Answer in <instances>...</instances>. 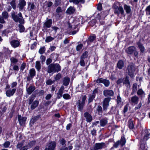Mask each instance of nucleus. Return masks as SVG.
Listing matches in <instances>:
<instances>
[{"mask_svg":"<svg viewBox=\"0 0 150 150\" xmlns=\"http://www.w3.org/2000/svg\"><path fill=\"white\" fill-rule=\"evenodd\" d=\"M24 142L23 140L21 142H18L16 146L17 148L20 149V150H27L34 145L36 143L35 141H33L29 143L27 145L23 146Z\"/></svg>","mask_w":150,"mask_h":150,"instance_id":"f257e3e1","label":"nucleus"},{"mask_svg":"<svg viewBox=\"0 0 150 150\" xmlns=\"http://www.w3.org/2000/svg\"><path fill=\"white\" fill-rule=\"evenodd\" d=\"M61 70V67L57 64H50L48 66L47 72L49 73H54L58 72Z\"/></svg>","mask_w":150,"mask_h":150,"instance_id":"f03ea898","label":"nucleus"},{"mask_svg":"<svg viewBox=\"0 0 150 150\" xmlns=\"http://www.w3.org/2000/svg\"><path fill=\"white\" fill-rule=\"evenodd\" d=\"M128 71V74L131 78H133L134 76L137 72L136 68H135L134 64L133 63H130L128 66L127 68Z\"/></svg>","mask_w":150,"mask_h":150,"instance_id":"7ed1b4c3","label":"nucleus"},{"mask_svg":"<svg viewBox=\"0 0 150 150\" xmlns=\"http://www.w3.org/2000/svg\"><path fill=\"white\" fill-rule=\"evenodd\" d=\"M126 52L128 54H134L135 57H137L138 54V52L136 50V47L134 46L128 47L126 49Z\"/></svg>","mask_w":150,"mask_h":150,"instance_id":"20e7f679","label":"nucleus"},{"mask_svg":"<svg viewBox=\"0 0 150 150\" xmlns=\"http://www.w3.org/2000/svg\"><path fill=\"white\" fill-rule=\"evenodd\" d=\"M150 135V131L145 130L144 133L143 134L140 138V142H144L147 140L149 138Z\"/></svg>","mask_w":150,"mask_h":150,"instance_id":"39448f33","label":"nucleus"},{"mask_svg":"<svg viewBox=\"0 0 150 150\" xmlns=\"http://www.w3.org/2000/svg\"><path fill=\"white\" fill-rule=\"evenodd\" d=\"M56 143L55 142H49L47 145L45 150H54L56 147Z\"/></svg>","mask_w":150,"mask_h":150,"instance_id":"423d86ee","label":"nucleus"},{"mask_svg":"<svg viewBox=\"0 0 150 150\" xmlns=\"http://www.w3.org/2000/svg\"><path fill=\"white\" fill-rule=\"evenodd\" d=\"M96 82L98 83H103L106 87L108 86L110 84V82L108 80L102 78L98 79L96 81Z\"/></svg>","mask_w":150,"mask_h":150,"instance_id":"0eeeda50","label":"nucleus"},{"mask_svg":"<svg viewBox=\"0 0 150 150\" xmlns=\"http://www.w3.org/2000/svg\"><path fill=\"white\" fill-rule=\"evenodd\" d=\"M105 146V143L103 142L96 143L95 144L94 148L93 149V150H98L104 148Z\"/></svg>","mask_w":150,"mask_h":150,"instance_id":"6e6552de","label":"nucleus"},{"mask_svg":"<svg viewBox=\"0 0 150 150\" xmlns=\"http://www.w3.org/2000/svg\"><path fill=\"white\" fill-rule=\"evenodd\" d=\"M26 3L24 0H19L18 6L20 11L22 10L24 6H26Z\"/></svg>","mask_w":150,"mask_h":150,"instance_id":"1a4fd4ad","label":"nucleus"},{"mask_svg":"<svg viewBox=\"0 0 150 150\" xmlns=\"http://www.w3.org/2000/svg\"><path fill=\"white\" fill-rule=\"evenodd\" d=\"M114 12L115 14H116L118 16H119L120 13L123 14L124 11L122 6H119V7L117 8L116 10H114Z\"/></svg>","mask_w":150,"mask_h":150,"instance_id":"9d476101","label":"nucleus"},{"mask_svg":"<svg viewBox=\"0 0 150 150\" xmlns=\"http://www.w3.org/2000/svg\"><path fill=\"white\" fill-rule=\"evenodd\" d=\"M76 11L75 8L72 6H70L69 7L66 11V13L69 15H71L74 14Z\"/></svg>","mask_w":150,"mask_h":150,"instance_id":"9b49d317","label":"nucleus"},{"mask_svg":"<svg viewBox=\"0 0 150 150\" xmlns=\"http://www.w3.org/2000/svg\"><path fill=\"white\" fill-rule=\"evenodd\" d=\"M52 23L51 19H47L46 21L44 23L43 27L44 28H50L51 26Z\"/></svg>","mask_w":150,"mask_h":150,"instance_id":"f8f14e48","label":"nucleus"},{"mask_svg":"<svg viewBox=\"0 0 150 150\" xmlns=\"http://www.w3.org/2000/svg\"><path fill=\"white\" fill-rule=\"evenodd\" d=\"M16 91V88H13L12 89H9L6 92V96L8 97L12 96L15 93Z\"/></svg>","mask_w":150,"mask_h":150,"instance_id":"ddd939ff","label":"nucleus"},{"mask_svg":"<svg viewBox=\"0 0 150 150\" xmlns=\"http://www.w3.org/2000/svg\"><path fill=\"white\" fill-rule=\"evenodd\" d=\"M10 43L12 46L14 48L18 47L20 45L19 42L16 40L11 41Z\"/></svg>","mask_w":150,"mask_h":150,"instance_id":"4468645a","label":"nucleus"},{"mask_svg":"<svg viewBox=\"0 0 150 150\" xmlns=\"http://www.w3.org/2000/svg\"><path fill=\"white\" fill-rule=\"evenodd\" d=\"M35 74L36 72L35 69L33 68L29 70V72L30 77H28L27 78L28 80H29L30 77L32 79L34 76L35 75Z\"/></svg>","mask_w":150,"mask_h":150,"instance_id":"2eb2a0df","label":"nucleus"},{"mask_svg":"<svg viewBox=\"0 0 150 150\" xmlns=\"http://www.w3.org/2000/svg\"><path fill=\"white\" fill-rule=\"evenodd\" d=\"M103 94L105 96H112L114 94V92L111 90H105L103 91Z\"/></svg>","mask_w":150,"mask_h":150,"instance_id":"dca6fc26","label":"nucleus"},{"mask_svg":"<svg viewBox=\"0 0 150 150\" xmlns=\"http://www.w3.org/2000/svg\"><path fill=\"white\" fill-rule=\"evenodd\" d=\"M18 120L20 124L21 125H23L25 124V122L26 120V117H22L21 116H18Z\"/></svg>","mask_w":150,"mask_h":150,"instance_id":"f3484780","label":"nucleus"},{"mask_svg":"<svg viewBox=\"0 0 150 150\" xmlns=\"http://www.w3.org/2000/svg\"><path fill=\"white\" fill-rule=\"evenodd\" d=\"M84 116L86 119V121L87 122H90L92 120V116L88 112H86L84 114Z\"/></svg>","mask_w":150,"mask_h":150,"instance_id":"a211bd4d","label":"nucleus"},{"mask_svg":"<svg viewBox=\"0 0 150 150\" xmlns=\"http://www.w3.org/2000/svg\"><path fill=\"white\" fill-rule=\"evenodd\" d=\"M12 16L13 20L16 22H19V23L21 24H23L24 23V22L23 23H22L21 22V20L20 19V18L17 15H16L14 13H13L12 14Z\"/></svg>","mask_w":150,"mask_h":150,"instance_id":"6ab92c4d","label":"nucleus"},{"mask_svg":"<svg viewBox=\"0 0 150 150\" xmlns=\"http://www.w3.org/2000/svg\"><path fill=\"white\" fill-rule=\"evenodd\" d=\"M64 89V86H62L57 94L58 98H60L62 97L63 93V91Z\"/></svg>","mask_w":150,"mask_h":150,"instance_id":"aec40b11","label":"nucleus"},{"mask_svg":"<svg viewBox=\"0 0 150 150\" xmlns=\"http://www.w3.org/2000/svg\"><path fill=\"white\" fill-rule=\"evenodd\" d=\"M35 89V87L34 86H31L29 87L26 88V91L27 93L30 95Z\"/></svg>","mask_w":150,"mask_h":150,"instance_id":"412c9836","label":"nucleus"},{"mask_svg":"<svg viewBox=\"0 0 150 150\" xmlns=\"http://www.w3.org/2000/svg\"><path fill=\"white\" fill-rule=\"evenodd\" d=\"M70 79L68 77H65L63 80V84L65 86H68L69 83Z\"/></svg>","mask_w":150,"mask_h":150,"instance_id":"4be33fe9","label":"nucleus"},{"mask_svg":"<svg viewBox=\"0 0 150 150\" xmlns=\"http://www.w3.org/2000/svg\"><path fill=\"white\" fill-rule=\"evenodd\" d=\"M96 93V91L94 90L92 94L90 95L88 99V102L91 103L94 99L95 96V94Z\"/></svg>","mask_w":150,"mask_h":150,"instance_id":"5701e85b","label":"nucleus"},{"mask_svg":"<svg viewBox=\"0 0 150 150\" xmlns=\"http://www.w3.org/2000/svg\"><path fill=\"white\" fill-rule=\"evenodd\" d=\"M137 44L140 52L142 53H143L145 51V48L143 45L140 42H138Z\"/></svg>","mask_w":150,"mask_h":150,"instance_id":"b1692460","label":"nucleus"},{"mask_svg":"<svg viewBox=\"0 0 150 150\" xmlns=\"http://www.w3.org/2000/svg\"><path fill=\"white\" fill-rule=\"evenodd\" d=\"M124 8L127 13L129 14L130 13L131 9V7L130 6H128L126 4H125L124 6Z\"/></svg>","mask_w":150,"mask_h":150,"instance_id":"393cba45","label":"nucleus"},{"mask_svg":"<svg viewBox=\"0 0 150 150\" xmlns=\"http://www.w3.org/2000/svg\"><path fill=\"white\" fill-rule=\"evenodd\" d=\"M124 65V63L123 61L122 60H120L117 63V67L118 69H121L123 67Z\"/></svg>","mask_w":150,"mask_h":150,"instance_id":"a878e982","label":"nucleus"},{"mask_svg":"<svg viewBox=\"0 0 150 150\" xmlns=\"http://www.w3.org/2000/svg\"><path fill=\"white\" fill-rule=\"evenodd\" d=\"M122 146L124 145L126 142V139L124 137H122L120 140L118 141Z\"/></svg>","mask_w":150,"mask_h":150,"instance_id":"bb28decb","label":"nucleus"},{"mask_svg":"<svg viewBox=\"0 0 150 150\" xmlns=\"http://www.w3.org/2000/svg\"><path fill=\"white\" fill-rule=\"evenodd\" d=\"M131 100L132 102L133 103H136L138 102L139 98L137 96H135L132 97L131 98Z\"/></svg>","mask_w":150,"mask_h":150,"instance_id":"cd10ccee","label":"nucleus"},{"mask_svg":"<svg viewBox=\"0 0 150 150\" xmlns=\"http://www.w3.org/2000/svg\"><path fill=\"white\" fill-rule=\"evenodd\" d=\"M128 127L130 129H132L134 127V125L132 119L129 120L128 122Z\"/></svg>","mask_w":150,"mask_h":150,"instance_id":"c85d7f7f","label":"nucleus"},{"mask_svg":"<svg viewBox=\"0 0 150 150\" xmlns=\"http://www.w3.org/2000/svg\"><path fill=\"white\" fill-rule=\"evenodd\" d=\"M108 123L107 120L104 119H102L100 121V125L102 127H104Z\"/></svg>","mask_w":150,"mask_h":150,"instance_id":"c756f323","label":"nucleus"},{"mask_svg":"<svg viewBox=\"0 0 150 150\" xmlns=\"http://www.w3.org/2000/svg\"><path fill=\"white\" fill-rule=\"evenodd\" d=\"M86 99V95L82 96L81 97V99L79 100V103H84Z\"/></svg>","mask_w":150,"mask_h":150,"instance_id":"7c9ffc66","label":"nucleus"},{"mask_svg":"<svg viewBox=\"0 0 150 150\" xmlns=\"http://www.w3.org/2000/svg\"><path fill=\"white\" fill-rule=\"evenodd\" d=\"M54 39V38L50 36H48L45 39V41L46 42H50Z\"/></svg>","mask_w":150,"mask_h":150,"instance_id":"2f4dec72","label":"nucleus"},{"mask_svg":"<svg viewBox=\"0 0 150 150\" xmlns=\"http://www.w3.org/2000/svg\"><path fill=\"white\" fill-rule=\"evenodd\" d=\"M35 67L38 71L40 70L41 69V64L39 61H37L36 62Z\"/></svg>","mask_w":150,"mask_h":150,"instance_id":"473e14b6","label":"nucleus"},{"mask_svg":"<svg viewBox=\"0 0 150 150\" xmlns=\"http://www.w3.org/2000/svg\"><path fill=\"white\" fill-rule=\"evenodd\" d=\"M1 17H3L5 19H7L8 17V13L6 11L3 12L2 13Z\"/></svg>","mask_w":150,"mask_h":150,"instance_id":"72a5a7b5","label":"nucleus"},{"mask_svg":"<svg viewBox=\"0 0 150 150\" xmlns=\"http://www.w3.org/2000/svg\"><path fill=\"white\" fill-rule=\"evenodd\" d=\"M11 5L14 9H15L16 8V0H12L10 3Z\"/></svg>","mask_w":150,"mask_h":150,"instance_id":"f704fd0d","label":"nucleus"},{"mask_svg":"<svg viewBox=\"0 0 150 150\" xmlns=\"http://www.w3.org/2000/svg\"><path fill=\"white\" fill-rule=\"evenodd\" d=\"M45 51V48L44 46L41 47L39 49V52L40 54H42L44 53Z\"/></svg>","mask_w":150,"mask_h":150,"instance_id":"c9c22d12","label":"nucleus"},{"mask_svg":"<svg viewBox=\"0 0 150 150\" xmlns=\"http://www.w3.org/2000/svg\"><path fill=\"white\" fill-rule=\"evenodd\" d=\"M97 110L98 112V114L99 115H102V108L100 106H98L97 107Z\"/></svg>","mask_w":150,"mask_h":150,"instance_id":"e433bc0d","label":"nucleus"},{"mask_svg":"<svg viewBox=\"0 0 150 150\" xmlns=\"http://www.w3.org/2000/svg\"><path fill=\"white\" fill-rule=\"evenodd\" d=\"M145 11L146 15H150V5L146 7Z\"/></svg>","mask_w":150,"mask_h":150,"instance_id":"4c0bfd02","label":"nucleus"},{"mask_svg":"<svg viewBox=\"0 0 150 150\" xmlns=\"http://www.w3.org/2000/svg\"><path fill=\"white\" fill-rule=\"evenodd\" d=\"M124 83L127 85V87H130V83L127 77L126 78L125 81L124 82Z\"/></svg>","mask_w":150,"mask_h":150,"instance_id":"58836bf2","label":"nucleus"},{"mask_svg":"<svg viewBox=\"0 0 150 150\" xmlns=\"http://www.w3.org/2000/svg\"><path fill=\"white\" fill-rule=\"evenodd\" d=\"M19 31L20 32H24L25 28L24 26L22 25L19 24Z\"/></svg>","mask_w":150,"mask_h":150,"instance_id":"ea45409f","label":"nucleus"},{"mask_svg":"<svg viewBox=\"0 0 150 150\" xmlns=\"http://www.w3.org/2000/svg\"><path fill=\"white\" fill-rule=\"evenodd\" d=\"M10 60L11 62L16 63L18 62V59L14 57H11L10 59Z\"/></svg>","mask_w":150,"mask_h":150,"instance_id":"a19ab883","label":"nucleus"},{"mask_svg":"<svg viewBox=\"0 0 150 150\" xmlns=\"http://www.w3.org/2000/svg\"><path fill=\"white\" fill-rule=\"evenodd\" d=\"M141 143L140 145V148L142 150H147L145 146V144L142 143V142H141Z\"/></svg>","mask_w":150,"mask_h":150,"instance_id":"79ce46f5","label":"nucleus"},{"mask_svg":"<svg viewBox=\"0 0 150 150\" xmlns=\"http://www.w3.org/2000/svg\"><path fill=\"white\" fill-rule=\"evenodd\" d=\"M63 97L64 98L66 99H69L71 98V96L68 94H64L63 95Z\"/></svg>","mask_w":150,"mask_h":150,"instance_id":"37998d69","label":"nucleus"},{"mask_svg":"<svg viewBox=\"0 0 150 150\" xmlns=\"http://www.w3.org/2000/svg\"><path fill=\"white\" fill-rule=\"evenodd\" d=\"M87 54L88 52H86L83 53L81 57V59H83L86 58L88 56Z\"/></svg>","mask_w":150,"mask_h":150,"instance_id":"c03bdc74","label":"nucleus"},{"mask_svg":"<svg viewBox=\"0 0 150 150\" xmlns=\"http://www.w3.org/2000/svg\"><path fill=\"white\" fill-rule=\"evenodd\" d=\"M59 141L60 144L62 146L64 145L66 142V141L64 138L61 139Z\"/></svg>","mask_w":150,"mask_h":150,"instance_id":"a18cd8bd","label":"nucleus"},{"mask_svg":"<svg viewBox=\"0 0 150 150\" xmlns=\"http://www.w3.org/2000/svg\"><path fill=\"white\" fill-rule=\"evenodd\" d=\"M96 38V36L95 35H93L90 36L89 38V40L90 42H93L95 39Z\"/></svg>","mask_w":150,"mask_h":150,"instance_id":"49530a36","label":"nucleus"},{"mask_svg":"<svg viewBox=\"0 0 150 150\" xmlns=\"http://www.w3.org/2000/svg\"><path fill=\"white\" fill-rule=\"evenodd\" d=\"M111 98L110 97H108L105 99L103 101V103H108L111 100Z\"/></svg>","mask_w":150,"mask_h":150,"instance_id":"de8ad7c7","label":"nucleus"},{"mask_svg":"<svg viewBox=\"0 0 150 150\" xmlns=\"http://www.w3.org/2000/svg\"><path fill=\"white\" fill-rule=\"evenodd\" d=\"M10 144V142L8 141H7L4 143L3 144V146L4 147L7 148L9 146Z\"/></svg>","mask_w":150,"mask_h":150,"instance_id":"09e8293b","label":"nucleus"},{"mask_svg":"<svg viewBox=\"0 0 150 150\" xmlns=\"http://www.w3.org/2000/svg\"><path fill=\"white\" fill-rule=\"evenodd\" d=\"M61 77V75L60 73H58L56 75V76L54 78V79L55 80H59L60 79Z\"/></svg>","mask_w":150,"mask_h":150,"instance_id":"8fccbe9b","label":"nucleus"},{"mask_svg":"<svg viewBox=\"0 0 150 150\" xmlns=\"http://www.w3.org/2000/svg\"><path fill=\"white\" fill-rule=\"evenodd\" d=\"M83 45L81 44L78 45L76 47V50L77 51H79L83 47Z\"/></svg>","mask_w":150,"mask_h":150,"instance_id":"3c124183","label":"nucleus"},{"mask_svg":"<svg viewBox=\"0 0 150 150\" xmlns=\"http://www.w3.org/2000/svg\"><path fill=\"white\" fill-rule=\"evenodd\" d=\"M19 17L20 18L21 22L22 23H23L24 22V20L22 17L21 13L20 12L18 14Z\"/></svg>","mask_w":150,"mask_h":150,"instance_id":"603ef678","label":"nucleus"},{"mask_svg":"<svg viewBox=\"0 0 150 150\" xmlns=\"http://www.w3.org/2000/svg\"><path fill=\"white\" fill-rule=\"evenodd\" d=\"M83 104H79L78 105V110H81L83 109Z\"/></svg>","mask_w":150,"mask_h":150,"instance_id":"864d4df0","label":"nucleus"},{"mask_svg":"<svg viewBox=\"0 0 150 150\" xmlns=\"http://www.w3.org/2000/svg\"><path fill=\"white\" fill-rule=\"evenodd\" d=\"M61 1V0H55V2L54 4L55 6H57L59 5L60 4Z\"/></svg>","mask_w":150,"mask_h":150,"instance_id":"5fc2aeb1","label":"nucleus"},{"mask_svg":"<svg viewBox=\"0 0 150 150\" xmlns=\"http://www.w3.org/2000/svg\"><path fill=\"white\" fill-rule=\"evenodd\" d=\"M54 82V81H52V80L49 79L46 81V83L47 85H50L52 84Z\"/></svg>","mask_w":150,"mask_h":150,"instance_id":"6e6d98bb","label":"nucleus"},{"mask_svg":"<svg viewBox=\"0 0 150 150\" xmlns=\"http://www.w3.org/2000/svg\"><path fill=\"white\" fill-rule=\"evenodd\" d=\"M144 93V91L141 89H139L137 92V94L139 95L143 94Z\"/></svg>","mask_w":150,"mask_h":150,"instance_id":"4d7b16f0","label":"nucleus"},{"mask_svg":"<svg viewBox=\"0 0 150 150\" xmlns=\"http://www.w3.org/2000/svg\"><path fill=\"white\" fill-rule=\"evenodd\" d=\"M40 58L41 60L42 63L45 61L46 59V57L45 56L42 55L40 57Z\"/></svg>","mask_w":150,"mask_h":150,"instance_id":"13d9d810","label":"nucleus"},{"mask_svg":"<svg viewBox=\"0 0 150 150\" xmlns=\"http://www.w3.org/2000/svg\"><path fill=\"white\" fill-rule=\"evenodd\" d=\"M77 2L75 3V4H78L80 3L81 4H84L85 2V0H76Z\"/></svg>","mask_w":150,"mask_h":150,"instance_id":"bf43d9fd","label":"nucleus"},{"mask_svg":"<svg viewBox=\"0 0 150 150\" xmlns=\"http://www.w3.org/2000/svg\"><path fill=\"white\" fill-rule=\"evenodd\" d=\"M120 144V142L118 141L114 144L113 145V146L115 148H117L118 147L119 145Z\"/></svg>","mask_w":150,"mask_h":150,"instance_id":"052dcab7","label":"nucleus"},{"mask_svg":"<svg viewBox=\"0 0 150 150\" xmlns=\"http://www.w3.org/2000/svg\"><path fill=\"white\" fill-rule=\"evenodd\" d=\"M52 62V60L51 59L49 58L47 59L46 61V64L47 65L50 64Z\"/></svg>","mask_w":150,"mask_h":150,"instance_id":"680f3d73","label":"nucleus"},{"mask_svg":"<svg viewBox=\"0 0 150 150\" xmlns=\"http://www.w3.org/2000/svg\"><path fill=\"white\" fill-rule=\"evenodd\" d=\"M38 104H32L31 106V109L32 110L34 109L38 106Z\"/></svg>","mask_w":150,"mask_h":150,"instance_id":"e2e57ef3","label":"nucleus"},{"mask_svg":"<svg viewBox=\"0 0 150 150\" xmlns=\"http://www.w3.org/2000/svg\"><path fill=\"white\" fill-rule=\"evenodd\" d=\"M133 90L134 91H136L137 89V84L135 83L133 85Z\"/></svg>","mask_w":150,"mask_h":150,"instance_id":"0e129e2a","label":"nucleus"},{"mask_svg":"<svg viewBox=\"0 0 150 150\" xmlns=\"http://www.w3.org/2000/svg\"><path fill=\"white\" fill-rule=\"evenodd\" d=\"M117 103H119L121 102V98H120V97L119 96H117Z\"/></svg>","mask_w":150,"mask_h":150,"instance_id":"69168bd1","label":"nucleus"},{"mask_svg":"<svg viewBox=\"0 0 150 150\" xmlns=\"http://www.w3.org/2000/svg\"><path fill=\"white\" fill-rule=\"evenodd\" d=\"M52 95L51 94H48L45 97V99L47 100L50 99L52 96Z\"/></svg>","mask_w":150,"mask_h":150,"instance_id":"338daca9","label":"nucleus"},{"mask_svg":"<svg viewBox=\"0 0 150 150\" xmlns=\"http://www.w3.org/2000/svg\"><path fill=\"white\" fill-rule=\"evenodd\" d=\"M37 45V42H34L31 45V48L32 49H33Z\"/></svg>","mask_w":150,"mask_h":150,"instance_id":"774afa93","label":"nucleus"}]
</instances>
